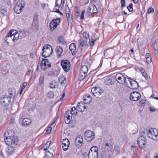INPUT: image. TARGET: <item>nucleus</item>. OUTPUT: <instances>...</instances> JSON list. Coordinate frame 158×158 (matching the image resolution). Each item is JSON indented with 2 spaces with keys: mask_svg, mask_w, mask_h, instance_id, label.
I'll return each instance as SVG.
<instances>
[{
  "mask_svg": "<svg viewBox=\"0 0 158 158\" xmlns=\"http://www.w3.org/2000/svg\"><path fill=\"white\" fill-rule=\"evenodd\" d=\"M69 11H68V13H66V16L67 18V21L68 23L73 21V18L72 15L69 14Z\"/></svg>",
  "mask_w": 158,
  "mask_h": 158,
  "instance_id": "nucleus-28",
  "label": "nucleus"
},
{
  "mask_svg": "<svg viewBox=\"0 0 158 158\" xmlns=\"http://www.w3.org/2000/svg\"><path fill=\"white\" fill-rule=\"evenodd\" d=\"M98 148L96 146H94L92 147L91 148L89 152H92V153L96 152L98 153Z\"/></svg>",
  "mask_w": 158,
  "mask_h": 158,
  "instance_id": "nucleus-35",
  "label": "nucleus"
},
{
  "mask_svg": "<svg viewBox=\"0 0 158 158\" xmlns=\"http://www.w3.org/2000/svg\"><path fill=\"white\" fill-rule=\"evenodd\" d=\"M97 12V9L95 6L91 4L88 6L86 10V14L89 16L93 14L96 13Z\"/></svg>",
  "mask_w": 158,
  "mask_h": 158,
  "instance_id": "nucleus-7",
  "label": "nucleus"
},
{
  "mask_svg": "<svg viewBox=\"0 0 158 158\" xmlns=\"http://www.w3.org/2000/svg\"><path fill=\"white\" fill-rule=\"evenodd\" d=\"M15 148L13 147L10 146L8 147L6 149V151L9 154H11L15 151Z\"/></svg>",
  "mask_w": 158,
  "mask_h": 158,
  "instance_id": "nucleus-25",
  "label": "nucleus"
},
{
  "mask_svg": "<svg viewBox=\"0 0 158 158\" xmlns=\"http://www.w3.org/2000/svg\"><path fill=\"white\" fill-rule=\"evenodd\" d=\"M56 53L58 57H60L62 53L63 52V48L60 47L59 46L56 47Z\"/></svg>",
  "mask_w": 158,
  "mask_h": 158,
  "instance_id": "nucleus-21",
  "label": "nucleus"
},
{
  "mask_svg": "<svg viewBox=\"0 0 158 158\" xmlns=\"http://www.w3.org/2000/svg\"><path fill=\"white\" fill-rule=\"evenodd\" d=\"M62 3V0H56V5L59 7L61 5Z\"/></svg>",
  "mask_w": 158,
  "mask_h": 158,
  "instance_id": "nucleus-41",
  "label": "nucleus"
},
{
  "mask_svg": "<svg viewBox=\"0 0 158 158\" xmlns=\"http://www.w3.org/2000/svg\"><path fill=\"white\" fill-rule=\"evenodd\" d=\"M42 56L44 57L49 56L52 53L53 50L52 48L49 45H44L42 49Z\"/></svg>",
  "mask_w": 158,
  "mask_h": 158,
  "instance_id": "nucleus-4",
  "label": "nucleus"
},
{
  "mask_svg": "<svg viewBox=\"0 0 158 158\" xmlns=\"http://www.w3.org/2000/svg\"><path fill=\"white\" fill-rule=\"evenodd\" d=\"M154 49H158V39H156L154 44Z\"/></svg>",
  "mask_w": 158,
  "mask_h": 158,
  "instance_id": "nucleus-44",
  "label": "nucleus"
},
{
  "mask_svg": "<svg viewBox=\"0 0 158 158\" xmlns=\"http://www.w3.org/2000/svg\"><path fill=\"white\" fill-rule=\"evenodd\" d=\"M26 4L25 2L23 0H19L17 2L15 6V12L18 14L20 13L22 11Z\"/></svg>",
  "mask_w": 158,
  "mask_h": 158,
  "instance_id": "nucleus-3",
  "label": "nucleus"
},
{
  "mask_svg": "<svg viewBox=\"0 0 158 158\" xmlns=\"http://www.w3.org/2000/svg\"><path fill=\"white\" fill-rule=\"evenodd\" d=\"M139 104L141 106H144L145 103V101L144 100H141L139 101Z\"/></svg>",
  "mask_w": 158,
  "mask_h": 158,
  "instance_id": "nucleus-50",
  "label": "nucleus"
},
{
  "mask_svg": "<svg viewBox=\"0 0 158 158\" xmlns=\"http://www.w3.org/2000/svg\"><path fill=\"white\" fill-rule=\"evenodd\" d=\"M58 82L55 80H52L50 82V87L52 89L56 88L58 86Z\"/></svg>",
  "mask_w": 158,
  "mask_h": 158,
  "instance_id": "nucleus-24",
  "label": "nucleus"
},
{
  "mask_svg": "<svg viewBox=\"0 0 158 158\" xmlns=\"http://www.w3.org/2000/svg\"><path fill=\"white\" fill-rule=\"evenodd\" d=\"M54 93L52 91H50L48 94V97L49 98H52L54 97Z\"/></svg>",
  "mask_w": 158,
  "mask_h": 158,
  "instance_id": "nucleus-43",
  "label": "nucleus"
},
{
  "mask_svg": "<svg viewBox=\"0 0 158 158\" xmlns=\"http://www.w3.org/2000/svg\"><path fill=\"white\" fill-rule=\"evenodd\" d=\"M133 4L132 3H131L129 5L127 6V8L128 10L130 12H131L133 11Z\"/></svg>",
  "mask_w": 158,
  "mask_h": 158,
  "instance_id": "nucleus-46",
  "label": "nucleus"
},
{
  "mask_svg": "<svg viewBox=\"0 0 158 158\" xmlns=\"http://www.w3.org/2000/svg\"><path fill=\"white\" fill-rule=\"evenodd\" d=\"M116 79L119 83L124 84L125 83L126 77L122 73H118L116 75Z\"/></svg>",
  "mask_w": 158,
  "mask_h": 158,
  "instance_id": "nucleus-14",
  "label": "nucleus"
},
{
  "mask_svg": "<svg viewBox=\"0 0 158 158\" xmlns=\"http://www.w3.org/2000/svg\"><path fill=\"white\" fill-rule=\"evenodd\" d=\"M154 11V10L153 8L152 7H150L148 10V11L147 12V13L149 14L151 12H153Z\"/></svg>",
  "mask_w": 158,
  "mask_h": 158,
  "instance_id": "nucleus-54",
  "label": "nucleus"
},
{
  "mask_svg": "<svg viewBox=\"0 0 158 158\" xmlns=\"http://www.w3.org/2000/svg\"><path fill=\"white\" fill-rule=\"evenodd\" d=\"M85 10H83L81 13V16L80 19H84V15L85 13Z\"/></svg>",
  "mask_w": 158,
  "mask_h": 158,
  "instance_id": "nucleus-58",
  "label": "nucleus"
},
{
  "mask_svg": "<svg viewBox=\"0 0 158 158\" xmlns=\"http://www.w3.org/2000/svg\"><path fill=\"white\" fill-rule=\"evenodd\" d=\"M31 120L27 118H24L23 120L22 125L24 126H27L31 123Z\"/></svg>",
  "mask_w": 158,
  "mask_h": 158,
  "instance_id": "nucleus-23",
  "label": "nucleus"
},
{
  "mask_svg": "<svg viewBox=\"0 0 158 158\" xmlns=\"http://www.w3.org/2000/svg\"><path fill=\"white\" fill-rule=\"evenodd\" d=\"M59 42L62 44H64L66 43V41H64L62 37H60L59 39Z\"/></svg>",
  "mask_w": 158,
  "mask_h": 158,
  "instance_id": "nucleus-49",
  "label": "nucleus"
},
{
  "mask_svg": "<svg viewBox=\"0 0 158 158\" xmlns=\"http://www.w3.org/2000/svg\"><path fill=\"white\" fill-rule=\"evenodd\" d=\"M121 7H123L126 6V2L125 0H121Z\"/></svg>",
  "mask_w": 158,
  "mask_h": 158,
  "instance_id": "nucleus-51",
  "label": "nucleus"
},
{
  "mask_svg": "<svg viewBox=\"0 0 158 158\" xmlns=\"http://www.w3.org/2000/svg\"><path fill=\"white\" fill-rule=\"evenodd\" d=\"M0 102L3 106H7L10 104L11 100L10 98L8 96H3L0 98Z\"/></svg>",
  "mask_w": 158,
  "mask_h": 158,
  "instance_id": "nucleus-8",
  "label": "nucleus"
},
{
  "mask_svg": "<svg viewBox=\"0 0 158 158\" xmlns=\"http://www.w3.org/2000/svg\"><path fill=\"white\" fill-rule=\"evenodd\" d=\"M141 97L140 94L138 92H133L130 94V98L131 100L134 101H138Z\"/></svg>",
  "mask_w": 158,
  "mask_h": 158,
  "instance_id": "nucleus-12",
  "label": "nucleus"
},
{
  "mask_svg": "<svg viewBox=\"0 0 158 158\" xmlns=\"http://www.w3.org/2000/svg\"><path fill=\"white\" fill-rule=\"evenodd\" d=\"M55 73L52 71H49L48 73V75L51 77L55 75Z\"/></svg>",
  "mask_w": 158,
  "mask_h": 158,
  "instance_id": "nucleus-53",
  "label": "nucleus"
},
{
  "mask_svg": "<svg viewBox=\"0 0 158 158\" xmlns=\"http://www.w3.org/2000/svg\"><path fill=\"white\" fill-rule=\"evenodd\" d=\"M114 148L115 152L117 153H119L120 151V148L117 146H114Z\"/></svg>",
  "mask_w": 158,
  "mask_h": 158,
  "instance_id": "nucleus-52",
  "label": "nucleus"
},
{
  "mask_svg": "<svg viewBox=\"0 0 158 158\" xmlns=\"http://www.w3.org/2000/svg\"><path fill=\"white\" fill-rule=\"evenodd\" d=\"M91 92L94 96L97 98H100L102 91L99 88L93 87L91 89Z\"/></svg>",
  "mask_w": 158,
  "mask_h": 158,
  "instance_id": "nucleus-11",
  "label": "nucleus"
},
{
  "mask_svg": "<svg viewBox=\"0 0 158 158\" xmlns=\"http://www.w3.org/2000/svg\"><path fill=\"white\" fill-rule=\"evenodd\" d=\"M153 158H158V152L154 154Z\"/></svg>",
  "mask_w": 158,
  "mask_h": 158,
  "instance_id": "nucleus-64",
  "label": "nucleus"
},
{
  "mask_svg": "<svg viewBox=\"0 0 158 158\" xmlns=\"http://www.w3.org/2000/svg\"><path fill=\"white\" fill-rule=\"evenodd\" d=\"M89 41L87 43H85V41L83 40H80V47H82L84 45L87 46L89 45Z\"/></svg>",
  "mask_w": 158,
  "mask_h": 158,
  "instance_id": "nucleus-34",
  "label": "nucleus"
},
{
  "mask_svg": "<svg viewBox=\"0 0 158 158\" xmlns=\"http://www.w3.org/2000/svg\"><path fill=\"white\" fill-rule=\"evenodd\" d=\"M84 96H87V98L89 99V101L85 102V103L88 104L90 103L91 102V97L89 95L87 94Z\"/></svg>",
  "mask_w": 158,
  "mask_h": 158,
  "instance_id": "nucleus-40",
  "label": "nucleus"
},
{
  "mask_svg": "<svg viewBox=\"0 0 158 158\" xmlns=\"http://www.w3.org/2000/svg\"><path fill=\"white\" fill-rule=\"evenodd\" d=\"M132 79L131 78H126V81L125 80V83L127 85V86L129 87L130 86V84L131 82V80Z\"/></svg>",
  "mask_w": 158,
  "mask_h": 158,
  "instance_id": "nucleus-36",
  "label": "nucleus"
},
{
  "mask_svg": "<svg viewBox=\"0 0 158 158\" xmlns=\"http://www.w3.org/2000/svg\"><path fill=\"white\" fill-rule=\"evenodd\" d=\"M81 104L83 105V103L82 102H79L78 103V104L77 105V106L78 107V110L79 111H81V112H82L83 110H82L81 108V107H82L84 108V109H85V106H83L81 105Z\"/></svg>",
  "mask_w": 158,
  "mask_h": 158,
  "instance_id": "nucleus-30",
  "label": "nucleus"
},
{
  "mask_svg": "<svg viewBox=\"0 0 158 158\" xmlns=\"http://www.w3.org/2000/svg\"><path fill=\"white\" fill-rule=\"evenodd\" d=\"M7 11L5 9L2 8H0V13L1 14L3 15H5Z\"/></svg>",
  "mask_w": 158,
  "mask_h": 158,
  "instance_id": "nucleus-45",
  "label": "nucleus"
},
{
  "mask_svg": "<svg viewBox=\"0 0 158 158\" xmlns=\"http://www.w3.org/2000/svg\"><path fill=\"white\" fill-rule=\"evenodd\" d=\"M18 31L16 30H10L4 39V41L6 42L7 45H9V43L7 41L8 40H11V37L13 36L15 34L17 33Z\"/></svg>",
  "mask_w": 158,
  "mask_h": 158,
  "instance_id": "nucleus-13",
  "label": "nucleus"
},
{
  "mask_svg": "<svg viewBox=\"0 0 158 158\" xmlns=\"http://www.w3.org/2000/svg\"><path fill=\"white\" fill-rule=\"evenodd\" d=\"M149 110L150 111H154L155 110H157V109H156L152 107H149Z\"/></svg>",
  "mask_w": 158,
  "mask_h": 158,
  "instance_id": "nucleus-61",
  "label": "nucleus"
},
{
  "mask_svg": "<svg viewBox=\"0 0 158 158\" xmlns=\"http://www.w3.org/2000/svg\"><path fill=\"white\" fill-rule=\"evenodd\" d=\"M52 130V128L51 127H48L46 130V132L48 134H49L50 133V132Z\"/></svg>",
  "mask_w": 158,
  "mask_h": 158,
  "instance_id": "nucleus-56",
  "label": "nucleus"
},
{
  "mask_svg": "<svg viewBox=\"0 0 158 158\" xmlns=\"http://www.w3.org/2000/svg\"><path fill=\"white\" fill-rule=\"evenodd\" d=\"M38 22L37 20V17H34L33 19L32 25L34 27H37L38 26Z\"/></svg>",
  "mask_w": 158,
  "mask_h": 158,
  "instance_id": "nucleus-39",
  "label": "nucleus"
},
{
  "mask_svg": "<svg viewBox=\"0 0 158 158\" xmlns=\"http://www.w3.org/2000/svg\"><path fill=\"white\" fill-rule=\"evenodd\" d=\"M81 72H80V77L82 79H83L86 76L87 73H83L81 74Z\"/></svg>",
  "mask_w": 158,
  "mask_h": 158,
  "instance_id": "nucleus-48",
  "label": "nucleus"
},
{
  "mask_svg": "<svg viewBox=\"0 0 158 158\" xmlns=\"http://www.w3.org/2000/svg\"><path fill=\"white\" fill-rule=\"evenodd\" d=\"M4 138L6 143L8 145H11V136L10 135V133L8 131H7L5 133L4 135Z\"/></svg>",
  "mask_w": 158,
  "mask_h": 158,
  "instance_id": "nucleus-16",
  "label": "nucleus"
},
{
  "mask_svg": "<svg viewBox=\"0 0 158 158\" xmlns=\"http://www.w3.org/2000/svg\"><path fill=\"white\" fill-rule=\"evenodd\" d=\"M83 137L81 135L77 136L75 140V143L76 145H81L83 143Z\"/></svg>",
  "mask_w": 158,
  "mask_h": 158,
  "instance_id": "nucleus-20",
  "label": "nucleus"
},
{
  "mask_svg": "<svg viewBox=\"0 0 158 158\" xmlns=\"http://www.w3.org/2000/svg\"><path fill=\"white\" fill-rule=\"evenodd\" d=\"M144 134V132L143 131L140 133V136L137 140V143L139 147L141 149H144L146 147V141L145 138L143 136Z\"/></svg>",
  "mask_w": 158,
  "mask_h": 158,
  "instance_id": "nucleus-5",
  "label": "nucleus"
},
{
  "mask_svg": "<svg viewBox=\"0 0 158 158\" xmlns=\"http://www.w3.org/2000/svg\"><path fill=\"white\" fill-rule=\"evenodd\" d=\"M142 74L143 76L145 77V79L147 80L148 78V76L147 73L145 72Z\"/></svg>",
  "mask_w": 158,
  "mask_h": 158,
  "instance_id": "nucleus-59",
  "label": "nucleus"
},
{
  "mask_svg": "<svg viewBox=\"0 0 158 158\" xmlns=\"http://www.w3.org/2000/svg\"><path fill=\"white\" fill-rule=\"evenodd\" d=\"M104 148L101 152L102 158H111L113 154V146L110 143L103 145Z\"/></svg>",
  "mask_w": 158,
  "mask_h": 158,
  "instance_id": "nucleus-1",
  "label": "nucleus"
},
{
  "mask_svg": "<svg viewBox=\"0 0 158 158\" xmlns=\"http://www.w3.org/2000/svg\"><path fill=\"white\" fill-rule=\"evenodd\" d=\"M40 84L41 85L44 84V77L43 75H41L39 78Z\"/></svg>",
  "mask_w": 158,
  "mask_h": 158,
  "instance_id": "nucleus-37",
  "label": "nucleus"
},
{
  "mask_svg": "<svg viewBox=\"0 0 158 158\" xmlns=\"http://www.w3.org/2000/svg\"><path fill=\"white\" fill-rule=\"evenodd\" d=\"M8 97L10 98V100H11V98L13 99L15 97L14 95L12 93H10V96H8Z\"/></svg>",
  "mask_w": 158,
  "mask_h": 158,
  "instance_id": "nucleus-62",
  "label": "nucleus"
},
{
  "mask_svg": "<svg viewBox=\"0 0 158 158\" xmlns=\"http://www.w3.org/2000/svg\"><path fill=\"white\" fill-rule=\"evenodd\" d=\"M13 36V40L14 41H15L19 39V34L18 32L17 33H16Z\"/></svg>",
  "mask_w": 158,
  "mask_h": 158,
  "instance_id": "nucleus-38",
  "label": "nucleus"
},
{
  "mask_svg": "<svg viewBox=\"0 0 158 158\" xmlns=\"http://www.w3.org/2000/svg\"><path fill=\"white\" fill-rule=\"evenodd\" d=\"M73 115L72 112L70 110L66 111L65 114V118L64 119L65 122L67 124H69L70 122Z\"/></svg>",
  "mask_w": 158,
  "mask_h": 158,
  "instance_id": "nucleus-17",
  "label": "nucleus"
},
{
  "mask_svg": "<svg viewBox=\"0 0 158 158\" xmlns=\"http://www.w3.org/2000/svg\"><path fill=\"white\" fill-rule=\"evenodd\" d=\"M95 134L92 131L88 130L84 133L85 139L88 142H91L94 139Z\"/></svg>",
  "mask_w": 158,
  "mask_h": 158,
  "instance_id": "nucleus-6",
  "label": "nucleus"
},
{
  "mask_svg": "<svg viewBox=\"0 0 158 158\" xmlns=\"http://www.w3.org/2000/svg\"><path fill=\"white\" fill-rule=\"evenodd\" d=\"M83 100L84 102V103L86 102L89 101V99L87 98V96H84L83 98Z\"/></svg>",
  "mask_w": 158,
  "mask_h": 158,
  "instance_id": "nucleus-60",
  "label": "nucleus"
},
{
  "mask_svg": "<svg viewBox=\"0 0 158 158\" xmlns=\"http://www.w3.org/2000/svg\"><path fill=\"white\" fill-rule=\"evenodd\" d=\"M88 71V67L86 65H84L82 66L80 71V72H81V74L85 73H87Z\"/></svg>",
  "mask_w": 158,
  "mask_h": 158,
  "instance_id": "nucleus-32",
  "label": "nucleus"
},
{
  "mask_svg": "<svg viewBox=\"0 0 158 158\" xmlns=\"http://www.w3.org/2000/svg\"><path fill=\"white\" fill-rule=\"evenodd\" d=\"M12 142L11 145H16L18 143V139L16 136H11Z\"/></svg>",
  "mask_w": 158,
  "mask_h": 158,
  "instance_id": "nucleus-27",
  "label": "nucleus"
},
{
  "mask_svg": "<svg viewBox=\"0 0 158 158\" xmlns=\"http://www.w3.org/2000/svg\"><path fill=\"white\" fill-rule=\"evenodd\" d=\"M51 142L50 141H48L44 147H46L48 148L50 145Z\"/></svg>",
  "mask_w": 158,
  "mask_h": 158,
  "instance_id": "nucleus-55",
  "label": "nucleus"
},
{
  "mask_svg": "<svg viewBox=\"0 0 158 158\" xmlns=\"http://www.w3.org/2000/svg\"><path fill=\"white\" fill-rule=\"evenodd\" d=\"M61 65L64 70L66 72L70 70V62L66 60H63L61 62Z\"/></svg>",
  "mask_w": 158,
  "mask_h": 158,
  "instance_id": "nucleus-9",
  "label": "nucleus"
},
{
  "mask_svg": "<svg viewBox=\"0 0 158 158\" xmlns=\"http://www.w3.org/2000/svg\"><path fill=\"white\" fill-rule=\"evenodd\" d=\"M62 148L64 151L67 150L69 148L70 144V142L67 139H63L62 142Z\"/></svg>",
  "mask_w": 158,
  "mask_h": 158,
  "instance_id": "nucleus-18",
  "label": "nucleus"
},
{
  "mask_svg": "<svg viewBox=\"0 0 158 158\" xmlns=\"http://www.w3.org/2000/svg\"><path fill=\"white\" fill-rule=\"evenodd\" d=\"M139 70L140 71V72L142 73H143L144 72H145V70L143 68H141L139 69Z\"/></svg>",
  "mask_w": 158,
  "mask_h": 158,
  "instance_id": "nucleus-63",
  "label": "nucleus"
},
{
  "mask_svg": "<svg viewBox=\"0 0 158 158\" xmlns=\"http://www.w3.org/2000/svg\"><path fill=\"white\" fill-rule=\"evenodd\" d=\"M41 66L43 69H45L51 67V63L47 59H43L41 61Z\"/></svg>",
  "mask_w": 158,
  "mask_h": 158,
  "instance_id": "nucleus-15",
  "label": "nucleus"
},
{
  "mask_svg": "<svg viewBox=\"0 0 158 158\" xmlns=\"http://www.w3.org/2000/svg\"><path fill=\"white\" fill-rule=\"evenodd\" d=\"M66 78L64 76H60L59 77V81L61 84H65Z\"/></svg>",
  "mask_w": 158,
  "mask_h": 158,
  "instance_id": "nucleus-31",
  "label": "nucleus"
},
{
  "mask_svg": "<svg viewBox=\"0 0 158 158\" xmlns=\"http://www.w3.org/2000/svg\"><path fill=\"white\" fill-rule=\"evenodd\" d=\"M69 49L73 55L75 54L74 52L76 49V45L74 43H72L70 45Z\"/></svg>",
  "mask_w": 158,
  "mask_h": 158,
  "instance_id": "nucleus-22",
  "label": "nucleus"
},
{
  "mask_svg": "<svg viewBox=\"0 0 158 158\" xmlns=\"http://www.w3.org/2000/svg\"><path fill=\"white\" fill-rule=\"evenodd\" d=\"M146 61L148 64H149L151 63L152 59L149 53H147L146 54Z\"/></svg>",
  "mask_w": 158,
  "mask_h": 158,
  "instance_id": "nucleus-29",
  "label": "nucleus"
},
{
  "mask_svg": "<svg viewBox=\"0 0 158 158\" xmlns=\"http://www.w3.org/2000/svg\"><path fill=\"white\" fill-rule=\"evenodd\" d=\"M46 157L48 158H51L53 157V154L49 152V151H48L46 153Z\"/></svg>",
  "mask_w": 158,
  "mask_h": 158,
  "instance_id": "nucleus-42",
  "label": "nucleus"
},
{
  "mask_svg": "<svg viewBox=\"0 0 158 158\" xmlns=\"http://www.w3.org/2000/svg\"><path fill=\"white\" fill-rule=\"evenodd\" d=\"M105 84L107 85H111L113 83L112 79L111 78H106L105 81Z\"/></svg>",
  "mask_w": 158,
  "mask_h": 158,
  "instance_id": "nucleus-33",
  "label": "nucleus"
},
{
  "mask_svg": "<svg viewBox=\"0 0 158 158\" xmlns=\"http://www.w3.org/2000/svg\"><path fill=\"white\" fill-rule=\"evenodd\" d=\"M27 85V83L26 82H24L23 84V85L21 87V89H23L25 88L26 86Z\"/></svg>",
  "mask_w": 158,
  "mask_h": 158,
  "instance_id": "nucleus-57",
  "label": "nucleus"
},
{
  "mask_svg": "<svg viewBox=\"0 0 158 158\" xmlns=\"http://www.w3.org/2000/svg\"><path fill=\"white\" fill-rule=\"evenodd\" d=\"M88 156V158H98V153L89 152Z\"/></svg>",
  "mask_w": 158,
  "mask_h": 158,
  "instance_id": "nucleus-26",
  "label": "nucleus"
},
{
  "mask_svg": "<svg viewBox=\"0 0 158 158\" xmlns=\"http://www.w3.org/2000/svg\"><path fill=\"white\" fill-rule=\"evenodd\" d=\"M147 135L148 137L153 140H158V131L156 129L150 128L147 129Z\"/></svg>",
  "mask_w": 158,
  "mask_h": 158,
  "instance_id": "nucleus-2",
  "label": "nucleus"
},
{
  "mask_svg": "<svg viewBox=\"0 0 158 158\" xmlns=\"http://www.w3.org/2000/svg\"><path fill=\"white\" fill-rule=\"evenodd\" d=\"M138 83L135 81L132 80L129 88L132 89H136L138 88Z\"/></svg>",
  "mask_w": 158,
  "mask_h": 158,
  "instance_id": "nucleus-19",
  "label": "nucleus"
},
{
  "mask_svg": "<svg viewBox=\"0 0 158 158\" xmlns=\"http://www.w3.org/2000/svg\"><path fill=\"white\" fill-rule=\"evenodd\" d=\"M60 19L59 18L53 19L50 24V29L53 31L56 28L60 23Z\"/></svg>",
  "mask_w": 158,
  "mask_h": 158,
  "instance_id": "nucleus-10",
  "label": "nucleus"
},
{
  "mask_svg": "<svg viewBox=\"0 0 158 158\" xmlns=\"http://www.w3.org/2000/svg\"><path fill=\"white\" fill-rule=\"evenodd\" d=\"M83 35L84 36V39H85V40L87 39V38H89V34L88 33H87L85 32L83 33Z\"/></svg>",
  "mask_w": 158,
  "mask_h": 158,
  "instance_id": "nucleus-47",
  "label": "nucleus"
}]
</instances>
